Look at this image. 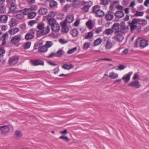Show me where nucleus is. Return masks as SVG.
Segmentation results:
<instances>
[{"instance_id": "obj_1", "label": "nucleus", "mask_w": 149, "mask_h": 149, "mask_svg": "<svg viewBox=\"0 0 149 149\" xmlns=\"http://www.w3.org/2000/svg\"><path fill=\"white\" fill-rule=\"evenodd\" d=\"M100 7L99 6H96L93 8V12L96 14L98 17H102L104 15V12L100 9Z\"/></svg>"}, {"instance_id": "obj_2", "label": "nucleus", "mask_w": 149, "mask_h": 149, "mask_svg": "<svg viewBox=\"0 0 149 149\" xmlns=\"http://www.w3.org/2000/svg\"><path fill=\"white\" fill-rule=\"evenodd\" d=\"M30 62L31 64L35 66L38 65H42L43 66L44 65V62L40 59L31 60Z\"/></svg>"}, {"instance_id": "obj_3", "label": "nucleus", "mask_w": 149, "mask_h": 149, "mask_svg": "<svg viewBox=\"0 0 149 149\" xmlns=\"http://www.w3.org/2000/svg\"><path fill=\"white\" fill-rule=\"evenodd\" d=\"M83 4L85 5L83 7V10L86 12H87L88 11L92 5L93 3L91 1H84Z\"/></svg>"}, {"instance_id": "obj_4", "label": "nucleus", "mask_w": 149, "mask_h": 149, "mask_svg": "<svg viewBox=\"0 0 149 149\" xmlns=\"http://www.w3.org/2000/svg\"><path fill=\"white\" fill-rule=\"evenodd\" d=\"M21 35H16L13 37L11 40V42L14 44L18 43L21 39Z\"/></svg>"}, {"instance_id": "obj_5", "label": "nucleus", "mask_w": 149, "mask_h": 149, "mask_svg": "<svg viewBox=\"0 0 149 149\" xmlns=\"http://www.w3.org/2000/svg\"><path fill=\"white\" fill-rule=\"evenodd\" d=\"M18 59V57L17 56H14L10 58L8 60L9 65L11 66L15 65L17 63Z\"/></svg>"}, {"instance_id": "obj_6", "label": "nucleus", "mask_w": 149, "mask_h": 149, "mask_svg": "<svg viewBox=\"0 0 149 149\" xmlns=\"http://www.w3.org/2000/svg\"><path fill=\"white\" fill-rule=\"evenodd\" d=\"M129 86L134 87L136 88H139L140 86V84L139 81L135 80L130 82L128 85Z\"/></svg>"}, {"instance_id": "obj_7", "label": "nucleus", "mask_w": 149, "mask_h": 149, "mask_svg": "<svg viewBox=\"0 0 149 149\" xmlns=\"http://www.w3.org/2000/svg\"><path fill=\"white\" fill-rule=\"evenodd\" d=\"M131 74V72H129L123 76L122 79L125 84L127 83L130 81Z\"/></svg>"}, {"instance_id": "obj_8", "label": "nucleus", "mask_w": 149, "mask_h": 149, "mask_svg": "<svg viewBox=\"0 0 149 149\" xmlns=\"http://www.w3.org/2000/svg\"><path fill=\"white\" fill-rule=\"evenodd\" d=\"M74 19V16L72 14H70L67 16L64 22H67L69 23H71Z\"/></svg>"}, {"instance_id": "obj_9", "label": "nucleus", "mask_w": 149, "mask_h": 149, "mask_svg": "<svg viewBox=\"0 0 149 149\" xmlns=\"http://www.w3.org/2000/svg\"><path fill=\"white\" fill-rule=\"evenodd\" d=\"M60 25L57 22L51 27L52 31L55 32H58L60 29Z\"/></svg>"}, {"instance_id": "obj_10", "label": "nucleus", "mask_w": 149, "mask_h": 149, "mask_svg": "<svg viewBox=\"0 0 149 149\" xmlns=\"http://www.w3.org/2000/svg\"><path fill=\"white\" fill-rule=\"evenodd\" d=\"M61 26L62 32L67 33L69 29L67 26V23L66 22H63L61 24Z\"/></svg>"}, {"instance_id": "obj_11", "label": "nucleus", "mask_w": 149, "mask_h": 149, "mask_svg": "<svg viewBox=\"0 0 149 149\" xmlns=\"http://www.w3.org/2000/svg\"><path fill=\"white\" fill-rule=\"evenodd\" d=\"M8 33L6 32L1 37L0 40L2 41L1 44L2 46H4L6 44V38L8 37Z\"/></svg>"}, {"instance_id": "obj_12", "label": "nucleus", "mask_w": 149, "mask_h": 149, "mask_svg": "<svg viewBox=\"0 0 149 149\" xmlns=\"http://www.w3.org/2000/svg\"><path fill=\"white\" fill-rule=\"evenodd\" d=\"M148 45V41L145 40H140V46L144 48L146 47Z\"/></svg>"}, {"instance_id": "obj_13", "label": "nucleus", "mask_w": 149, "mask_h": 149, "mask_svg": "<svg viewBox=\"0 0 149 149\" xmlns=\"http://www.w3.org/2000/svg\"><path fill=\"white\" fill-rule=\"evenodd\" d=\"M19 29L18 28H14L12 29H10L8 31V33L10 35H14L18 32Z\"/></svg>"}, {"instance_id": "obj_14", "label": "nucleus", "mask_w": 149, "mask_h": 149, "mask_svg": "<svg viewBox=\"0 0 149 149\" xmlns=\"http://www.w3.org/2000/svg\"><path fill=\"white\" fill-rule=\"evenodd\" d=\"M8 17L7 15H3L0 17V22L2 23H6L7 22Z\"/></svg>"}, {"instance_id": "obj_15", "label": "nucleus", "mask_w": 149, "mask_h": 149, "mask_svg": "<svg viewBox=\"0 0 149 149\" xmlns=\"http://www.w3.org/2000/svg\"><path fill=\"white\" fill-rule=\"evenodd\" d=\"M128 27L124 24L122 25L121 26L120 32L121 33H124L128 31Z\"/></svg>"}, {"instance_id": "obj_16", "label": "nucleus", "mask_w": 149, "mask_h": 149, "mask_svg": "<svg viewBox=\"0 0 149 149\" xmlns=\"http://www.w3.org/2000/svg\"><path fill=\"white\" fill-rule=\"evenodd\" d=\"M9 130V128L7 126H4L0 127V132L5 133L8 132Z\"/></svg>"}, {"instance_id": "obj_17", "label": "nucleus", "mask_w": 149, "mask_h": 149, "mask_svg": "<svg viewBox=\"0 0 149 149\" xmlns=\"http://www.w3.org/2000/svg\"><path fill=\"white\" fill-rule=\"evenodd\" d=\"M38 13L40 15H44L47 13V10L45 8L41 7L39 10Z\"/></svg>"}, {"instance_id": "obj_18", "label": "nucleus", "mask_w": 149, "mask_h": 149, "mask_svg": "<svg viewBox=\"0 0 149 149\" xmlns=\"http://www.w3.org/2000/svg\"><path fill=\"white\" fill-rule=\"evenodd\" d=\"M102 3V4L104 5H107L109 3H110L109 9L110 11L112 10V2H111V0H103Z\"/></svg>"}, {"instance_id": "obj_19", "label": "nucleus", "mask_w": 149, "mask_h": 149, "mask_svg": "<svg viewBox=\"0 0 149 149\" xmlns=\"http://www.w3.org/2000/svg\"><path fill=\"white\" fill-rule=\"evenodd\" d=\"M62 67L63 69L65 70H69L73 68V65L72 64L68 65L64 64L62 65Z\"/></svg>"}, {"instance_id": "obj_20", "label": "nucleus", "mask_w": 149, "mask_h": 149, "mask_svg": "<svg viewBox=\"0 0 149 149\" xmlns=\"http://www.w3.org/2000/svg\"><path fill=\"white\" fill-rule=\"evenodd\" d=\"M48 22L49 24L52 27L57 23L56 20L53 18H51L48 19Z\"/></svg>"}, {"instance_id": "obj_21", "label": "nucleus", "mask_w": 149, "mask_h": 149, "mask_svg": "<svg viewBox=\"0 0 149 149\" xmlns=\"http://www.w3.org/2000/svg\"><path fill=\"white\" fill-rule=\"evenodd\" d=\"M115 35L116 36V38L119 41H121L123 36L121 34H119V32L118 31H117L115 32Z\"/></svg>"}, {"instance_id": "obj_22", "label": "nucleus", "mask_w": 149, "mask_h": 149, "mask_svg": "<svg viewBox=\"0 0 149 149\" xmlns=\"http://www.w3.org/2000/svg\"><path fill=\"white\" fill-rule=\"evenodd\" d=\"M42 33L44 35H46L50 31V27L49 25H47L46 27L45 26V28L42 30Z\"/></svg>"}, {"instance_id": "obj_23", "label": "nucleus", "mask_w": 149, "mask_h": 149, "mask_svg": "<svg viewBox=\"0 0 149 149\" xmlns=\"http://www.w3.org/2000/svg\"><path fill=\"white\" fill-rule=\"evenodd\" d=\"M70 33L73 37H77L78 36V31L76 29H73L70 31Z\"/></svg>"}, {"instance_id": "obj_24", "label": "nucleus", "mask_w": 149, "mask_h": 149, "mask_svg": "<svg viewBox=\"0 0 149 149\" xmlns=\"http://www.w3.org/2000/svg\"><path fill=\"white\" fill-rule=\"evenodd\" d=\"M116 15L117 17L121 18L124 16V14L123 12L121 11H118L116 12Z\"/></svg>"}, {"instance_id": "obj_25", "label": "nucleus", "mask_w": 149, "mask_h": 149, "mask_svg": "<svg viewBox=\"0 0 149 149\" xmlns=\"http://www.w3.org/2000/svg\"><path fill=\"white\" fill-rule=\"evenodd\" d=\"M57 5V3L54 0H51L49 1V6L50 8H52L56 6Z\"/></svg>"}, {"instance_id": "obj_26", "label": "nucleus", "mask_w": 149, "mask_h": 149, "mask_svg": "<svg viewBox=\"0 0 149 149\" xmlns=\"http://www.w3.org/2000/svg\"><path fill=\"white\" fill-rule=\"evenodd\" d=\"M48 49L46 47L45 45L42 46L38 50L39 52H45L47 51Z\"/></svg>"}, {"instance_id": "obj_27", "label": "nucleus", "mask_w": 149, "mask_h": 149, "mask_svg": "<svg viewBox=\"0 0 149 149\" xmlns=\"http://www.w3.org/2000/svg\"><path fill=\"white\" fill-rule=\"evenodd\" d=\"M102 40L100 38H99L96 40L94 42V46H97L100 45L102 42Z\"/></svg>"}, {"instance_id": "obj_28", "label": "nucleus", "mask_w": 149, "mask_h": 149, "mask_svg": "<svg viewBox=\"0 0 149 149\" xmlns=\"http://www.w3.org/2000/svg\"><path fill=\"white\" fill-rule=\"evenodd\" d=\"M86 25L90 29H92L93 28V24L92 21L89 20L86 23Z\"/></svg>"}, {"instance_id": "obj_29", "label": "nucleus", "mask_w": 149, "mask_h": 149, "mask_svg": "<svg viewBox=\"0 0 149 149\" xmlns=\"http://www.w3.org/2000/svg\"><path fill=\"white\" fill-rule=\"evenodd\" d=\"M34 36L31 35L29 33H27L25 36V39L26 40H29L33 38Z\"/></svg>"}, {"instance_id": "obj_30", "label": "nucleus", "mask_w": 149, "mask_h": 149, "mask_svg": "<svg viewBox=\"0 0 149 149\" xmlns=\"http://www.w3.org/2000/svg\"><path fill=\"white\" fill-rule=\"evenodd\" d=\"M106 19L107 20H110L112 19V13L111 11H109L106 15Z\"/></svg>"}, {"instance_id": "obj_31", "label": "nucleus", "mask_w": 149, "mask_h": 149, "mask_svg": "<svg viewBox=\"0 0 149 149\" xmlns=\"http://www.w3.org/2000/svg\"><path fill=\"white\" fill-rule=\"evenodd\" d=\"M93 31L88 32L87 35L85 36V38L86 39H89L93 37Z\"/></svg>"}, {"instance_id": "obj_32", "label": "nucleus", "mask_w": 149, "mask_h": 149, "mask_svg": "<svg viewBox=\"0 0 149 149\" xmlns=\"http://www.w3.org/2000/svg\"><path fill=\"white\" fill-rule=\"evenodd\" d=\"M45 24L43 23H42L38 24L37 28L40 30H42L45 28Z\"/></svg>"}, {"instance_id": "obj_33", "label": "nucleus", "mask_w": 149, "mask_h": 149, "mask_svg": "<svg viewBox=\"0 0 149 149\" xmlns=\"http://www.w3.org/2000/svg\"><path fill=\"white\" fill-rule=\"evenodd\" d=\"M15 138L17 139L21 137L22 136L21 132L18 130H16L15 132Z\"/></svg>"}, {"instance_id": "obj_34", "label": "nucleus", "mask_w": 149, "mask_h": 149, "mask_svg": "<svg viewBox=\"0 0 149 149\" xmlns=\"http://www.w3.org/2000/svg\"><path fill=\"white\" fill-rule=\"evenodd\" d=\"M112 47V44L110 41L108 40L107 41L105 45V48L106 49H110Z\"/></svg>"}, {"instance_id": "obj_35", "label": "nucleus", "mask_w": 149, "mask_h": 149, "mask_svg": "<svg viewBox=\"0 0 149 149\" xmlns=\"http://www.w3.org/2000/svg\"><path fill=\"white\" fill-rule=\"evenodd\" d=\"M6 11V9L5 7L2 5L0 6V12L2 13H5Z\"/></svg>"}, {"instance_id": "obj_36", "label": "nucleus", "mask_w": 149, "mask_h": 149, "mask_svg": "<svg viewBox=\"0 0 149 149\" xmlns=\"http://www.w3.org/2000/svg\"><path fill=\"white\" fill-rule=\"evenodd\" d=\"M15 22V19L13 18H11L8 24L10 27H12L15 25L14 22Z\"/></svg>"}, {"instance_id": "obj_37", "label": "nucleus", "mask_w": 149, "mask_h": 149, "mask_svg": "<svg viewBox=\"0 0 149 149\" xmlns=\"http://www.w3.org/2000/svg\"><path fill=\"white\" fill-rule=\"evenodd\" d=\"M53 45V42L52 41H47L45 45L46 47L48 49L51 47Z\"/></svg>"}, {"instance_id": "obj_38", "label": "nucleus", "mask_w": 149, "mask_h": 149, "mask_svg": "<svg viewBox=\"0 0 149 149\" xmlns=\"http://www.w3.org/2000/svg\"><path fill=\"white\" fill-rule=\"evenodd\" d=\"M10 9L11 12L13 13H15L16 11V7L15 5H11V6L10 7Z\"/></svg>"}, {"instance_id": "obj_39", "label": "nucleus", "mask_w": 149, "mask_h": 149, "mask_svg": "<svg viewBox=\"0 0 149 149\" xmlns=\"http://www.w3.org/2000/svg\"><path fill=\"white\" fill-rule=\"evenodd\" d=\"M36 13L32 12L29 13L28 14V17L30 19L34 18L36 15Z\"/></svg>"}, {"instance_id": "obj_40", "label": "nucleus", "mask_w": 149, "mask_h": 149, "mask_svg": "<svg viewBox=\"0 0 149 149\" xmlns=\"http://www.w3.org/2000/svg\"><path fill=\"white\" fill-rule=\"evenodd\" d=\"M77 49L76 47H74L72 49H69L68 52L67 53L68 54H71L75 52Z\"/></svg>"}, {"instance_id": "obj_41", "label": "nucleus", "mask_w": 149, "mask_h": 149, "mask_svg": "<svg viewBox=\"0 0 149 149\" xmlns=\"http://www.w3.org/2000/svg\"><path fill=\"white\" fill-rule=\"evenodd\" d=\"M8 4L10 5H15V0H7L6 1Z\"/></svg>"}, {"instance_id": "obj_42", "label": "nucleus", "mask_w": 149, "mask_h": 149, "mask_svg": "<svg viewBox=\"0 0 149 149\" xmlns=\"http://www.w3.org/2000/svg\"><path fill=\"white\" fill-rule=\"evenodd\" d=\"M139 19H132L131 22L129 23V24H135L137 23L139 24Z\"/></svg>"}, {"instance_id": "obj_43", "label": "nucleus", "mask_w": 149, "mask_h": 149, "mask_svg": "<svg viewBox=\"0 0 149 149\" xmlns=\"http://www.w3.org/2000/svg\"><path fill=\"white\" fill-rule=\"evenodd\" d=\"M119 28V24L118 23H116L114 24L112 26V29L118 30Z\"/></svg>"}, {"instance_id": "obj_44", "label": "nucleus", "mask_w": 149, "mask_h": 149, "mask_svg": "<svg viewBox=\"0 0 149 149\" xmlns=\"http://www.w3.org/2000/svg\"><path fill=\"white\" fill-rule=\"evenodd\" d=\"M24 17V15L22 14H19L17 15L15 17L16 18L19 20H22L23 19Z\"/></svg>"}, {"instance_id": "obj_45", "label": "nucleus", "mask_w": 149, "mask_h": 149, "mask_svg": "<svg viewBox=\"0 0 149 149\" xmlns=\"http://www.w3.org/2000/svg\"><path fill=\"white\" fill-rule=\"evenodd\" d=\"M56 57H59L61 56L62 54V50L60 49L58 50L56 53H55Z\"/></svg>"}, {"instance_id": "obj_46", "label": "nucleus", "mask_w": 149, "mask_h": 149, "mask_svg": "<svg viewBox=\"0 0 149 149\" xmlns=\"http://www.w3.org/2000/svg\"><path fill=\"white\" fill-rule=\"evenodd\" d=\"M73 1V6L75 7H77L80 4V1L79 0H74Z\"/></svg>"}, {"instance_id": "obj_47", "label": "nucleus", "mask_w": 149, "mask_h": 149, "mask_svg": "<svg viewBox=\"0 0 149 149\" xmlns=\"http://www.w3.org/2000/svg\"><path fill=\"white\" fill-rule=\"evenodd\" d=\"M143 14L144 12H143L136 11L135 14V16L136 17L142 16H143Z\"/></svg>"}, {"instance_id": "obj_48", "label": "nucleus", "mask_w": 149, "mask_h": 149, "mask_svg": "<svg viewBox=\"0 0 149 149\" xmlns=\"http://www.w3.org/2000/svg\"><path fill=\"white\" fill-rule=\"evenodd\" d=\"M31 44V42H26L25 43L24 45V47L25 49H28L29 48Z\"/></svg>"}, {"instance_id": "obj_49", "label": "nucleus", "mask_w": 149, "mask_h": 149, "mask_svg": "<svg viewBox=\"0 0 149 149\" xmlns=\"http://www.w3.org/2000/svg\"><path fill=\"white\" fill-rule=\"evenodd\" d=\"M139 24L143 25H145L147 24V21L145 20L141 19H139Z\"/></svg>"}, {"instance_id": "obj_50", "label": "nucleus", "mask_w": 149, "mask_h": 149, "mask_svg": "<svg viewBox=\"0 0 149 149\" xmlns=\"http://www.w3.org/2000/svg\"><path fill=\"white\" fill-rule=\"evenodd\" d=\"M105 34L107 35H111L112 34V28L106 29Z\"/></svg>"}, {"instance_id": "obj_51", "label": "nucleus", "mask_w": 149, "mask_h": 149, "mask_svg": "<svg viewBox=\"0 0 149 149\" xmlns=\"http://www.w3.org/2000/svg\"><path fill=\"white\" fill-rule=\"evenodd\" d=\"M126 67V66L120 64L119 65L118 67V68L116 69L117 70L118 69L120 70H124Z\"/></svg>"}, {"instance_id": "obj_52", "label": "nucleus", "mask_w": 149, "mask_h": 149, "mask_svg": "<svg viewBox=\"0 0 149 149\" xmlns=\"http://www.w3.org/2000/svg\"><path fill=\"white\" fill-rule=\"evenodd\" d=\"M135 1H133L130 2V4L129 6V7L131 8L132 9H133L134 7L135 6Z\"/></svg>"}, {"instance_id": "obj_53", "label": "nucleus", "mask_w": 149, "mask_h": 149, "mask_svg": "<svg viewBox=\"0 0 149 149\" xmlns=\"http://www.w3.org/2000/svg\"><path fill=\"white\" fill-rule=\"evenodd\" d=\"M90 44L89 42H86L84 45L83 49H87L90 47Z\"/></svg>"}, {"instance_id": "obj_54", "label": "nucleus", "mask_w": 149, "mask_h": 149, "mask_svg": "<svg viewBox=\"0 0 149 149\" xmlns=\"http://www.w3.org/2000/svg\"><path fill=\"white\" fill-rule=\"evenodd\" d=\"M36 34L37 37H40L42 35H44L42 33V31H36Z\"/></svg>"}, {"instance_id": "obj_55", "label": "nucleus", "mask_w": 149, "mask_h": 149, "mask_svg": "<svg viewBox=\"0 0 149 149\" xmlns=\"http://www.w3.org/2000/svg\"><path fill=\"white\" fill-rule=\"evenodd\" d=\"M37 22L36 20H31L29 22V24L30 26H32L34 24H36Z\"/></svg>"}, {"instance_id": "obj_56", "label": "nucleus", "mask_w": 149, "mask_h": 149, "mask_svg": "<svg viewBox=\"0 0 149 149\" xmlns=\"http://www.w3.org/2000/svg\"><path fill=\"white\" fill-rule=\"evenodd\" d=\"M102 31V27H98L96 29L95 32L96 33H99L100 32H101Z\"/></svg>"}, {"instance_id": "obj_57", "label": "nucleus", "mask_w": 149, "mask_h": 149, "mask_svg": "<svg viewBox=\"0 0 149 149\" xmlns=\"http://www.w3.org/2000/svg\"><path fill=\"white\" fill-rule=\"evenodd\" d=\"M130 25V27L131 29V31H133L134 29H136V27L137 26L136 25H135V24H129Z\"/></svg>"}, {"instance_id": "obj_58", "label": "nucleus", "mask_w": 149, "mask_h": 149, "mask_svg": "<svg viewBox=\"0 0 149 149\" xmlns=\"http://www.w3.org/2000/svg\"><path fill=\"white\" fill-rule=\"evenodd\" d=\"M56 14L55 12L52 11L49 13L48 16L50 17H53Z\"/></svg>"}, {"instance_id": "obj_59", "label": "nucleus", "mask_w": 149, "mask_h": 149, "mask_svg": "<svg viewBox=\"0 0 149 149\" xmlns=\"http://www.w3.org/2000/svg\"><path fill=\"white\" fill-rule=\"evenodd\" d=\"M59 139H63L66 140V141H69V139L67 136H62L59 137Z\"/></svg>"}, {"instance_id": "obj_60", "label": "nucleus", "mask_w": 149, "mask_h": 149, "mask_svg": "<svg viewBox=\"0 0 149 149\" xmlns=\"http://www.w3.org/2000/svg\"><path fill=\"white\" fill-rule=\"evenodd\" d=\"M139 78V75L137 73H135L134 74L132 79L133 80L138 79Z\"/></svg>"}, {"instance_id": "obj_61", "label": "nucleus", "mask_w": 149, "mask_h": 149, "mask_svg": "<svg viewBox=\"0 0 149 149\" xmlns=\"http://www.w3.org/2000/svg\"><path fill=\"white\" fill-rule=\"evenodd\" d=\"M118 74L117 73L112 72V79H116L118 77Z\"/></svg>"}, {"instance_id": "obj_62", "label": "nucleus", "mask_w": 149, "mask_h": 149, "mask_svg": "<svg viewBox=\"0 0 149 149\" xmlns=\"http://www.w3.org/2000/svg\"><path fill=\"white\" fill-rule=\"evenodd\" d=\"M64 15L63 14L60 13L57 15V18L58 19H62Z\"/></svg>"}, {"instance_id": "obj_63", "label": "nucleus", "mask_w": 149, "mask_h": 149, "mask_svg": "<svg viewBox=\"0 0 149 149\" xmlns=\"http://www.w3.org/2000/svg\"><path fill=\"white\" fill-rule=\"evenodd\" d=\"M36 30L34 29H31L30 31V34H31V35L34 36V34L35 33V32H36Z\"/></svg>"}, {"instance_id": "obj_64", "label": "nucleus", "mask_w": 149, "mask_h": 149, "mask_svg": "<svg viewBox=\"0 0 149 149\" xmlns=\"http://www.w3.org/2000/svg\"><path fill=\"white\" fill-rule=\"evenodd\" d=\"M5 53V51L4 49L0 47V54L2 55H3V54Z\"/></svg>"}]
</instances>
